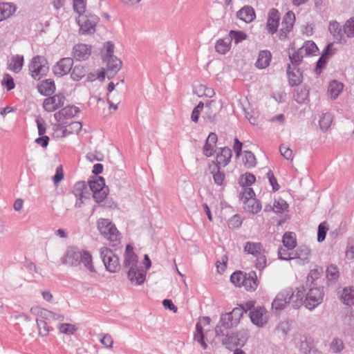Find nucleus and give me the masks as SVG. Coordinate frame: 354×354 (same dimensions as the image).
<instances>
[{
    "mask_svg": "<svg viewBox=\"0 0 354 354\" xmlns=\"http://www.w3.org/2000/svg\"><path fill=\"white\" fill-rule=\"evenodd\" d=\"M80 112V109L74 105L66 106L54 114L55 124L66 123V120L74 118Z\"/></svg>",
    "mask_w": 354,
    "mask_h": 354,
    "instance_id": "nucleus-11",
    "label": "nucleus"
},
{
    "mask_svg": "<svg viewBox=\"0 0 354 354\" xmlns=\"http://www.w3.org/2000/svg\"><path fill=\"white\" fill-rule=\"evenodd\" d=\"M17 10V6L10 3H0V21L10 17Z\"/></svg>",
    "mask_w": 354,
    "mask_h": 354,
    "instance_id": "nucleus-31",
    "label": "nucleus"
},
{
    "mask_svg": "<svg viewBox=\"0 0 354 354\" xmlns=\"http://www.w3.org/2000/svg\"><path fill=\"white\" fill-rule=\"evenodd\" d=\"M313 345V341H310L307 337H304L301 339V344L299 346L300 349L303 351V353L306 354L307 352L310 353L311 351V346Z\"/></svg>",
    "mask_w": 354,
    "mask_h": 354,
    "instance_id": "nucleus-60",
    "label": "nucleus"
},
{
    "mask_svg": "<svg viewBox=\"0 0 354 354\" xmlns=\"http://www.w3.org/2000/svg\"><path fill=\"white\" fill-rule=\"evenodd\" d=\"M1 86L6 88L7 91L14 89L15 87L14 78L9 74H4L1 80Z\"/></svg>",
    "mask_w": 354,
    "mask_h": 354,
    "instance_id": "nucleus-50",
    "label": "nucleus"
},
{
    "mask_svg": "<svg viewBox=\"0 0 354 354\" xmlns=\"http://www.w3.org/2000/svg\"><path fill=\"white\" fill-rule=\"evenodd\" d=\"M295 22V15L293 12L289 11L283 17L282 21V28L279 33V38L281 40L286 39L288 34L292 30Z\"/></svg>",
    "mask_w": 354,
    "mask_h": 354,
    "instance_id": "nucleus-16",
    "label": "nucleus"
},
{
    "mask_svg": "<svg viewBox=\"0 0 354 354\" xmlns=\"http://www.w3.org/2000/svg\"><path fill=\"white\" fill-rule=\"evenodd\" d=\"M86 0H73V10L76 16L87 14Z\"/></svg>",
    "mask_w": 354,
    "mask_h": 354,
    "instance_id": "nucleus-47",
    "label": "nucleus"
},
{
    "mask_svg": "<svg viewBox=\"0 0 354 354\" xmlns=\"http://www.w3.org/2000/svg\"><path fill=\"white\" fill-rule=\"evenodd\" d=\"M328 230V227L326 222H322L319 225L317 232V240L319 242H322L325 239Z\"/></svg>",
    "mask_w": 354,
    "mask_h": 354,
    "instance_id": "nucleus-54",
    "label": "nucleus"
},
{
    "mask_svg": "<svg viewBox=\"0 0 354 354\" xmlns=\"http://www.w3.org/2000/svg\"><path fill=\"white\" fill-rule=\"evenodd\" d=\"M219 167L218 165H214V162L209 167L211 173L213 174L215 183L218 185H222L225 180V175L219 171Z\"/></svg>",
    "mask_w": 354,
    "mask_h": 354,
    "instance_id": "nucleus-41",
    "label": "nucleus"
},
{
    "mask_svg": "<svg viewBox=\"0 0 354 354\" xmlns=\"http://www.w3.org/2000/svg\"><path fill=\"white\" fill-rule=\"evenodd\" d=\"M319 48L313 41H306L298 50L297 53L289 55L292 64L298 65L305 56H313L317 55Z\"/></svg>",
    "mask_w": 354,
    "mask_h": 354,
    "instance_id": "nucleus-4",
    "label": "nucleus"
},
{
    "mask_svg": "<svg viewBox=\"0 0 354 354\" xmlns=\"http://www.w3.org/2000/svg\"><path fill=\"white\" fill-rule=\"evenodd\" d=\"M280 15L277 9H271L268 12L267 29L270 34H274L279 26Z\"/></svg>",
    "mask_w": 354,
    "mask_h": 354,
    "instance_id": "nucleus-22",
    "label": "nucleus"
},
{
    "mask_svg": "<svg viewBox=\"0 0 354 354\" xmlns=\"http://www.w3.org/2000/svg\"><path fill=\"white\" fill-rule=\"evenodd\" d=\"M231 158V149L227 147L221 148L219 153L216 156V163H214V165L225 167L230 162Z\"/></svg>",
    "mask_w": 354,
    "mask_h": 354,
    "instance_id": "nucleus-29",
    "label": "nucleus"
},
{
    "mask_svg": "<svg viewBox=\"0 0 354 354\" xmlns=\"http://www.w3.org/2000/svg\"><path fill=\"white\" fill-rule=\"evenodd\" d=\"M115 88V84L113 82H110L108 85L107 90H108V94H107V100L109 104V110L111 111H115L118 110V105L120 103V99L119 97H117V99H114L115 95L113 94V91Z\"/></svg>",
    "mask_w": 354,
    "mask_h": 354,
    "instance_id": "nucleus-33",
    "label": "nucleus"
},
{
    "mask_svg": "<svg viewBox=\"0 0 354 354\" xmlns=\"http://www.w3.org/2000/svg\"><path fill=\"white\" fill-rule=\"evenodd\" d=\"M65 100L64 95L58 93L44 99L42 106L46 111L53 112L64 106Z\"/></svg>",
    "mask_w": 354,
    "mask_h": 354,
    "instance_id": "nucleus-12",
    "label": "nucleus"
},
{
    "mask_svg": "<svg viewBox=\"0 0 354 354\" xmlns=\"http://www.w3.org/2000/svg\"><path fill=\"white\" fill-rule=\"evenodd\" d=\"M97 228L102 235L107 240L116 242L120 240V233L113 224L108 219L102 218L97 222Z\"/></svg>",
    "mask_w": 354,
    "mask_h": 354,
    "instance_id": "nucleus-5",
    "label": "nucleus"
},
{
    "mask_svg": "<svg viewBox=\"0 0 354 354\" xmlns=\"http://www.w3.org/2000/svg\"><path fill=\"white\" fill-rule=\"evenodd\" d=\"M24 59L22 55H16L12 57H11L9 64H8V68L9 70L15 72V73H19L24 65Z\"/></svg>",
    "mask_w": 354,
    "mask_h": 354,
    "instance_id": "nucleus-35",
    "label": "nucleus"
},
{
    "mask_svg": "<svg viewBox=\"0 0 354 354\" xmlns=\"http://www.w3.org/2000/svg\"><path fill=\"white\" fill-rule=\"evenodd\" d=\"M81 257H80V263H82L85 268H86L90 272H95V269L93 265L92 256L87 251H80Z\"/></svg>",
    "mask_w": 354,
    "mask_h": 354,
    "instance_id": "nucleus-39",
    "label": "nucleus"
},
{
    "mask_svg": "<svg viewBox=\"0 0 354 354\" xmlns=\"http://www.w3.org/2000/svg\"><path fill=\"white\" fill-rule=\"evenodd\" d=\"M292 65L293 67L288 65L287 74L290 84L292 86H297L302 82V74L301 71L295 66V65Z\"/></svg>",
    "mask_w": 354,
    "mask_h": 354,
    "instance_id": "nucleus-27",
    "label": "nucleus"
},
{
    "mask_svg": "<svg viewBox=\"0 0 354 354\" xmlns=\"http://www.w3.org/2000/svg\"><path fill=\"white\" fill-rule=\"evenodd\" d=\"M194 93L199 97H212L215 95L213 88L203 84H199L194 88Z\"/></svg>",
    "mask_w": 354,
    "mask_h": 354,
    "instance_id": "nucleus-40",
    "label": "nucleus"
},
{
    "mask_svg": "<svg viewBox=\"0 0 354 354\" xmlns=\"http://www.w3.org/2000/svg\"><path fill=\"white\" fill-rule=\"evenodd\" d=\"M73 64V60L72 58H62L54 66L53 72L55 75L64 76L71 70Z\"/></svg>",
    "mask_w": 354,
    "mask_h": 354,
    "instance_id": "nucleus-18",
    "label": "nucleus"
},
{
    "mask_svg": "<svg viewBox=\"0 0 354 354\" xmlns=\"http://www.w3.org/2000/svg\"><path fill=\"white\" fill-rule=\"evenodd\" d=\"M237 17L245 23H250L255 19L256 15L251 6H245L237 12Z\"/></svg>",
    "mask_w": 354,
    "mask_h": 354,
    "instance_id": "nucleus-28",
    "label": "nucleus"
},
{
    "mask_svg": "<svg viewBox=\"0 0 354 354\" xmlns=\"http://www.w3.org/2000/svg\"><path fill=\"white\" fill-rule=\"evenodd\" d=\"M304 295L305 289L303 286H301L297 288L296 293H294L291 291L290 299L292 304L293 307L297 308L301 305Z\"/></svg>",
    "mask_w": 354,
    "mask_h": 354,
    "instance_id": "nucleus-34",
    "label": "nucleus"
},
{
    "mask_svg": "<svg viewBox=\"0 0 354 354\" xmlns=\"http://www.w3.org/2000/svg\"><path fill=\"white\" fill-rule=\"evenodd\" d=\"M242 161L246 167L251 168L256 165L257 160L254 155L250 151H245Z\"/></svg>",
    "mask_w": 354,
    "mask_h": 354,
    "instance_id": "nucleus-48",
    "label": "nucleus"
},
{
    "mask_svg": "<svg viewBox=\"0 0 354 354\" xmlns=\"http://www.w3.org/2000/svg\"><path fill=\"white\" fill-rule=\"evenodd\" d=\"M242 221L239 215H234L227 223L228 227L231 229H235L241 226Z\"/></svg>",
    "mask_w": 354,
    "mask_h": 354,
    "instance_id": "nucleus-64",
    "label": "nucleus"
},
{
    "mask_svg": "<svg viewBox=\"0 0 354 354\" xmlns=\"http://www.w3.org/2000/svg\"><path fill=\"white\" fill-rule=\"evenodd\" d=\"M217 136L214 133H210L206 140L203 147V153L207 157L212 156L214 151L217 142Z\"/></svg>",
    "mask_w": 354,
    "mask_h": 354,
    "instance_id": "nucleus-26",
    "label": "nucleus"
},
{
    "mask_svg": "<svg viewBox=\"0 0 354 354\" xmlns=\"http://www.w3.org/2000/svg\"><path fill=\"white\" fill-rule=\"evenodd\" d=\"M104 61L106 63V72L109 78L113 77L122 68V63L116 57H111Z\"/></svg>",
    "mask_w": 354,
    "mask_h": 354,
    "instance_id": "nucleus-23",
    "label": "nucleus"
},
{
    "mask_svg": "<svg viewBox=\"0 0 354 354\" xmlns=\"http://www.w3.org/2000/svg\"><path fill=\"white\" fill-rule=\"evenodd\" d=\"M38 333L40 336L46 337L49 333V328L47 323L45 322H37Z\"/></svg>",
    "mask_w": 354,
    "mask_h": 354,
    "instance_id": "nucleus-63",
    "label": "nucleus"
},
{
    "mask_svg": "<svg viewBox=\"0 0 354 354\" xmlns=\"http://www.w3.org/2000/svg\"><path fill=\"white\" fill-rule=\"evenodd\" d=\"M204 107V103L203 102H200L198 105L194 109L191 118L193 122L197 123L198 121L199 115Z\"/></svg>",
    "mask_w": 354,
    "mask_h": 354,
    "instance_id": "nucleus-58",
    "label": "nucleus"
},
{
    "mask_svg": "<svg viewBox=\"0 0 354 354\" xmlns=\"http://www.w3.org/2000/svg\"><path fill=\"white\" fill-rule=\"evenodd\" d=\"M256 180L255 176L250 173H246L243 175L240 178V183L243 186H250L252 185Z\"/></svg>",
    "mask_w": 354,
    "mask_h": 354,
    "instance_id": "nucleus-55",
    "label": "nucleus"
},
{
    "mask_svg": "<svg viewBox=\"0 0 354 354\" xmlns=\"http://www.w3.org/2000/svg\"><path fill=\"white\" fill-rule=\"evenodd\" d=\"M100 254L107 270L111 272H115L120 270L119 257L112 250L107 248H102L100 250Z\"/></svg>",
    "mask_w": 354,
    "mask_h": 354,
    "instance_id": "nucleus-8",
    "label": "nucleus"
},
{
    "mask_svg": "<svg viewBox=\"0 0 354 354\" xmlns=\"http://www.w3.org/2000/svg\"><path fill=\"white\" fill-rule=\"evenodd\" d=\"M245 310L243 307L234 308L230 313L221 316L220 324L225 328H231L236 326L243 315Z\"/></svg>",
    "mask_w": 354,
    "mask_h": 354,
    "instance_id": "nucleus-9",
    "label": "nucleus"
},
{
    "mask_svg": "<svg viewBox=\"0 0 354 354\" xmlns=\"http://www.w3.org/2000/svg\"><path fill=\"white\" fill-rule=\"evenodd\" d=\"M82 124L80 122H72L66 123L53 124V137L56 138H64L70 135L77 134L82 129Z\"/></svg>",
    "mask_w": 354,
    "mask_h": 354,
    "instance_id": "nucleus-3",
    "label": "nucleus"
},
{
    "mask_svg": "<svg viewBox=\"0 0 354 354\" xmlns=\"http://www.w3.org/2000/svg\"><path fill=\"white\" fill-rule=\"evenodd\" d=\"M48 70L46 59L42 56H36L32 59L29 71L35 80H40Z\"/></svg>",
    "mask_w": 354,
    "mask_h": 354,
    "instance_id": "nucleus-7",
    "label": "nucleus"
},
{
    "mask_svg": "<svg viewBox=\"0 0 354 354\" xmlns=\"http://www.w3.org/2000/svg\"><path fill=\"white\" fill-rule=\"evenodd\" d=\"M245 272L242 271H236L232 274L230 277L231 282L236 287H242L243 283L244 281V277H245Z\"/></svg>",
    "mask_w": 354,
    "mask_h": 354,
    "instance_id": "nucleus-46",
    "label": "nucleus"
},
{
    "mask_svg": "<svg viewBox=\"0 0 354 354\" xmlns=\"http://www.w3.org/2000/svg\"><path fill=\"white\" fill-rule=\"evenodd\" d=\"M89 187L93 192V197L97 203L102 202L109 193L108 187L105 186V181L102 177H97L89 183Z\"/></svg>",
    "mask_w": 354,
    "mask_h": 354,
    "instance_id": "nucleus-6",
    "label": "nucleus"
},
{
    "mask_svg": "<svg viewBox=\"0 0 354 354\" xmlns=\"http://www.w3.org/2000/svg\"><path fill=\"white\" fill-rule=\"evenodd\" d=\"M344 31L348 37L354 36V17L346 21L344 26Z\"/></svg>",
    "mask_w": 354,
    "mask_h": 354,
    "instance_id": "nucleus-57",
    "label": "nucleus"
},
{
    "mask_svg": "<svg viewBox=\"0 0 354 354\" xmlns=\"http://www.w3.org/2000/svg\"><path fill=\"white\" fill-rule=\"evenodd\" d=\"M272 55L268 50H262L259 53L256 62V66L259 68H265L270 64Z\"/></svg>",
    "mask_w": 354,
    "mask_h": 354,
    "instance_id": "nucleus-36",
    "label": "nucleus"
},
{
    "mask_svg": "<svg viewBox=\"0 0 354 354\" xmlns=\"http://www.w3.org/2000/svg\"><path fill=\"white\" fill-rule=\"evenodd\" d=\"M87 71L84 66L82 64H77L72 69L71 77L74 81H80L84 77Z\"/></svg>",
    "mask_w": 354,
    "mask_h": 354,
    "instance_id": "nucleus-44",
    "label": "nucleus"
},
{
    "mask_svg": "<svg viewBox=\"0 0 354 354\" xmlns=\"http://www.w3.org/2000/svg\"><path fill=\"white\" fill-rule=\"evenodd\" d=\"M30 312L32 314L36 316V322H45V320H60L63 321L64 317L61 315H56L53 312L45 309L41 308L39 306H34L30 308Z\"/></svg>",
    "mask_w": 354,
    "mask_h": 354,
    "instance_id": "nucleus-14",
    "label": "nucleus"
},
{
    "mask_svg": "<svg viewBox=\"0 0 354 354\" xmlns=\"http://www.w3.org/2000/svg\"><path fill=\"white\" fill-rule=\"evenodd\" d=\"M37 88L39 93L45 96H48L53 94L56 88L55 82L51 79H47L41 81L38 84Z\"/></svg>",
    "mask_w": 354,
    "mask_h": 354,
    "instance_id": "nucleus-24",
    "label": "nucleus"
},
{
    "mask_svg": "<svg viewBox=\"0 0 354 354\" xmlns=\"http://www.w3.org/2000/svg\"><path fill=\"white\" fill-rule=\"evenodd\" d=\"M292 249H288L283 247H280L278 250L279 258L283 260H288L292 259L291 252Z\"/></svg>",
    "mask_w": 354,
    "mask_h": 354,
    "instance_id": "nucleus-62",
    "label": "nucleus"
},
{
    "mask_svg": "<svg viewBox=\"0 0 354 354\" xmlns=\"http://www.w3.org/2000/svg\"><path fill=\"white\" fill-rule=\"evenodd\" d=\"M244 252L245 254L252 255L255 258L256 267L259 269H263L266 266V250L259 242L248 241L245 243Z\"/></svg>",
    "mask_w": 354,
    "mask_h": 354,
    "instance_id": "nucleus-2",
    "label": "nucleus"
},
{
    "mask_svg": "<svg viewBox=\"0 0 354 354\" xmlns=\"http://www.w3.org/2000/svg\"><path fill=\"white\" fill-rule=\"evenodd\" d=\"M339 270L336 266L330 265L327 268L326 277L330 281H335L339 277Z\"/></svg>",
    "mask_w": 354,
    "mask_h": 354,
    "instance_id": "nucleus-53",
    "label": "nucleus"
},
{
    "mask_svg": "<svg viewBox=\"0 0 354 354\" xmlns=\"http://www.w3.org/2000/svg\"><path fill=\"white\" fill-rule=\"evenodd\" d=\"M323 297L324 292L321 288H310L306 296L304 301L306 307L310 310L315 308L322 301Z\"/></svg>",
    "mask_w": 354,
    "mask_h": 354,
    "instance_id": "nucleus-10",
    "label": "nucleus"
},
{
    "mask_svg": "<svg viewBox=\"0 0 354 354\" xmlns=\"http://www.w3.org/2000/svg\"><path fill=\"white\" fill-rule=\"evenodd\" d=\"M282 243L284 248L293 250L297 245L296 235L292 232H286L283 236Z\"/></svg>",
    "mask_w": 354,
    "mask_h": 354,
    "instance_id": "nucleus-42",
    "label": "nucleus"
},
{
    "mask_svg": "<svg viewBox=\"0 0 354 354\" xmlns=\"http://www.w3.org/2000/svg\"><path fill=\"white\" fill-rule=\"evenodd\" d=\"M231 48V41L230 39H218L215 45L216 52L220 54H225Z\"/></svg>",
    "mask_w": 354,
    "mask_h": 354,
    "instance_id": "nucleus-43",
    "label": "nucleus"
},
{
    "mask_svg": "<svg viewBox=\"0 0 354 354\" xmlns=\"http://www.w3.org/2000/svg\"><path fill=\"white\" fill-rule=\"evenodd\" d=\"M341 299L344 304L346 305L354 304V288H345L341 295Z\"/></svg>",
    "mask_w": 354,
    "mask_h": 354,
    "instance_id": "nucleus-45",
    "label": "nucleus"
},
{
    "mask_svg": "<svg viewBox=\"0 0 354 354\" xmlns=\"http://www.w3.org/2000/svg\"><path fill=\"white\" fill-rule=\"evenodd\" d=\"M290 293L291 290L288 289L280 292L272 303V309L275 310L284 309L288 304L291 303L290 299Z\"/></svg>",
    "mask_w": 354,
    "mask_h": 354,
    "instance_id": "nucleus-17",
    "label": "nucleus"
},
{
    "mask_svg": "<svg viewBox=\"0 0 354 354\" xmlns=\"http://www.w3.org/2000/svg\"><path fill=\"white\" fill-rule=\"evenodd\" d=\"M138 257L133 252V248L127 245L124 257V265L130 268H137Z\"/></svg>",
    "mask_w": 354,
    "mask_h": 354,
    "instance_id": "nucleus-32",
    "label": "nucleus"
},
{
    "mask_svg": "<svg viewBox=\"0 0 354 354\" xmlns=\"http://www.w3.org/2000/svg\"><path fill=\"white\" fill-rule=\"evenodd\" d=\"M128 277L131 283L140 285L145 280V274L137 268H130L128 272Z\"/></svg>",
    "mask_w": 354,
    "mask_h": 354,
    "instance_id": "nucleus-30",
    "label": "nucleus"
},
{
    "mask_svg": "<svg viewBox=\"0 0 354 354\" xmlns=\"http://www.w3.org/2000/svg\"><path fill=\"white\" fill-rule=\"evenodd\" d=\"M279 151L281 154L288 160H292L293 159V152L291 149H290L288 146L282 145L280 146Z\"/></svg>",
    "mask_w": 354,
    "mask_h": 354,
    "instance_id": "nucleus-59",
    "label": "nucleus"
},
{
    "mask_svg": "<svg viewBox=\"0 0 354 354\" xmlns=\"http://www.w3.org/2000/svg\"><path fill=\"white\" fill-rule=\"evenodd\" d=\"M210 324V318L208 317H203L201 318L196 324V333L194 335V339L198 342L203 349L207 348V344L204 340V334L203 327L208 326Z\"/></svg>",
    "mask_w": 354,
    "mask_h": 354,
    "instance_id": "nucleus-21",
    "label": "nucleus"
},
{
    "mask_svg": "<svg viewBox=\"0 0 354 354\" xmlns=\"http://www.w3.org/2000/svg\"><path fill=\"white\" fill-rule=\"evenodd\" d=\"M64 171L62 165H59L56 169V173L53 177V181L55 186H57V185L64 179Z\"/></svg>",
    "mask_w": 354,
    "mask_h": 354,
    "instance_id": "nucleus-61",
    "label": "nucleus"
},
{
    "mask_svg": "<svg viewBox=\"0 0 354 354\" xmlns=\"http://www.w3.org/2000/svg\"><path fill=\"white\" fill-rule=\"evenodd\" d=\"M288 205L286 202L282 199L275 201L273 205V211L276 213H281L287 209Z\"/></svg>",
    "mask_w": 354,
    "mask_h": 354,
    "instance_id": "nucleus-56",
    "label": "nucleus"
},
{
    "mask_svg": "<svg viewBox=\"0 0 354 354\" xmlns=\"http://www.w3.org/2000/svg\"><path fill=\"white\" fill-rule=\"evenodd\" d=\"M244 209L246 212L252 214H257L261 209V205L260 202L255 198L254 199H249L245 201L244 203Z\"/></svg>",
    "mask_w": 354,
    "mask_h": 354,
    "instance_id": "nucleus-38",
    "label": "nucleus"
},
{
    "mask_svg": "<svg viewBox=\"0 0 354 354\" xmlns=\"http://www.w3.org/2000/svg\"><path fill=\"white\" fill-rule=\"evenodd\" d=\"M251 322L259 327H263L268 321V313L263 306L253 308L250 312Z\"/></svg>",
    "mask_w": 354,
    "mask_h": 354,
    "instance_id": "nucleus-13",
    "label": "nucleus"
},
{
    "mask_svg": "<svg viewBox=\"0 0 354 354\" xmlns=\"http://www.w3.org/2000/svg\"><path fill=\"white\" fill-rule=\"evenodd\" d=\"M73 194L77 198L75 207H80L84 203V199L88 196L87 186L84 182L77 183L73 190Z\"/></svg>",
    "mask_w": 354,
    "mask_h": 354,
    "instance_id": "nucleus-20",
    "label": "nucleus"
},
{
    "mask_svg": "<svg viewBox=\"0 0 354 354\" xmlns=\"http://www.w3.org/2000/svg\"><path fill=\"white\" fill-rule=\"evenodd\" d=\"M344 85L342 83L337 80H333L329 83L328 93L331 98L336 99L342 91Z\"/></svg>",
    "mask_w": 354,
    "mask_h": 354,
    "instance_id": "nucleus-37",
    "label": "nucleus"
},
{
    "mask_svg": "<svg viewBox=\"0 0 354 354\" xmlns=\"http://www.w3.org/2000/svg\"><path fill=\"white\" fill-rule=\"evenodd\" d=\"M92 53V46L86 44L80 43L73 48V57L79 62L87 60Z\"/></svg>",
    "mask_w": 354,
    "mask_h": 354,
    "instance_id": "nucleus-15",
    "label": "nucleus"
},
{
    "mask_svg": "<svg viewBox=\"0 0 354 354\" xmlns=\"http://www.w3.org/2000/svg\"><path fill=\"white\" fill-rule=\"evenodd\" d=\"M230 39L234 40L236 44L241 42L242 41L247 39V35L240 30H230L229 33Z\"/></svg>",
    "mask_w": 354,
    "mask_h": 354,
    "instance_id": "nucleus-52",
    "label": "nucleus"
},
{
    "mask_svg": "<svg viewBox=\"0 0 354 354\" xmlns=\"http://www.w3.org/2000/svg\"><path fill=\"white\" fill-rule=\"evenodd\" d=\"M259 285L257 276L255 272L252 271L249 273H246L245 277H244V281L242 287H243L247 291H254Z\"/></svg>",
    "mask_w": 354,
    "mask_h": 354,
    "instance_id": "nucleus-25",
    "label": "nucleus"
},
{
    "mask_svg": "<svg viewBox=\"0 0 354 354\" xmlns=\"http://www.w3.org/2000/svg\"><path fill=\"white\" fill-rule=\"evenodd\" d=\"M333 122V116L330 113H324L319 120V127L323 131H327Z\"/></svg>",
    "mask_w": 354,
    "mask_h": 354,
    "instance_id": "nucleus-51",
    "label": "nucleus"
},
{
    "mask_svg": "<svg viewBox=\"0 0 354 354\" xmlns=\"http://www.w3.org/2000/svg\"><path fill=\"white\" fill-rule=\"evenodd\" d=\"M80 251L76 248H68L62 258V263L66 266H77L80 264Z\"/></svg>",
    "mask_w": 354,
    "mask_h": 354,
    "instance_id": "nucleus-19",
    "label": "nucleus"
},
{
    "mask_svg": "<svg viewBox=\"0 0 354 354\" xmlns=\"http://www.w3.org/2000/svg\"><path fill=\"white\" fill-rule=\"evenodd\" d=\"M77 330V328L75 325L72 324L64 323L61 324L58 326V330L59 333L65 334L68 335H71L74 334V333Z\"/></svg>",
    "mask_w": 354,
    "mask_h": 354,
    "instance_id": "nucleus-49",
    "label": "nucleus"
},
{
    "mask_svg": "<svg viewBox=\"0 0 354 354\" xmlns=\"http://www.w3.org/2000/svg\"><path fill=\"white\" fill-rule=\"evenodd\" d=\"M99 21L100 18L97 15L91 13L75 17V21L79 26L78 32L80 35H93Z\"/></svg>",
    "mask_w": 354,
    "mask_h": 354,
    "instance_id": "nucleus-1",
    "label": "nucleus"
}]
</instances>
